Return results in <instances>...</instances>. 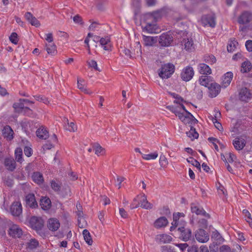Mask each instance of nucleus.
Returning a JSON list of instances; mask_svg holds the SVG:
<instances>
[{"label": "nucleus", "instance_id": "obj_44", "mask_svg": "<svg viewBox=\"0 0 252 252\" xmlns=\"http://www.w3.org/2000/svg\"><path fill=\"white\" fill-rule=\"evenodd\" d=\"M211 237L212 239H214L217 241V243H219V244L222 243L224 241V239L217 230L213 232Z\"/></svg>", "mask_w": 252, "mask_h": 252}, {"label": "nucleus", "instance_id": "obj_49", "mask_svg": "<svg viewBox=\"0 0 252 252\" xmlns=\"http://www.w3.org/2000/svg\"><path fill=\"white\" fill-rule=\"evenodd\" d=\"M94 150L95 154L97 156L101 155L103 154L104 151L102 148L99 145L97 144L94 146Z\"/></svg>", "mask_w": 252, "mask_h": 252}, {"label": "nucleus", "instance_id": "obj_52", "mask_svg": "<svg viewBox=\"0 0 252 252\" xmlns=\"http://www.w3.org/2000/svg\"><path fill=\"white\" fill-rule=\"evenodd\" d=\"M208 76H201L199 78L200 84L205 87H207L208 85Z\"/></svg>", "mask_w": 252, "mask_h": 252}, {"label": "nucleus", "instance_id": "obj_55", "mask_svg": "<svg viewBox=\"0 0 252 252\" xmlns=\"http://www.w3.org/2000/svg\"><path fill=\"white\" fill-rule=\"evenodd\" d=\"M87 223L84 218H80L78 219V225L80 228H84L86 226Z\"/></svg>", "mask_w": 252, "mask_h": 252}, {"label": "nucleus", "instance_id": "obj_39", "mask_svg": "<svg viewBox=\"0 0 252 252\" xmlns=\"http://www.w3.org/2000/svg\"><path fill=\"white\" fill-rule=\"evenodd\" d=\"M141 155L142 158L146 160H154L158 157V154L157 152L147 154L141 153Z\"/></svg>", "mask_w": 252, "mask_h": 252}, {"label": "nucleus", "instance_id": "obj_53", "mask_svg": "<svg viewBox=\"0 0 252 252\" xmlns=\"http://www.w3.org/2000/svg\"><path fill=\"white\" fill-rule=\"evenodd\" d=\"M89 66L92 68H94L96 70L100 71V69L97 67V64L96 61L94 60H91L88 62Z\"/></svg>", "mask_w": 252, "mask_h": 252}, {"label": "nucleus", "instance_id": "obj_17", "mask_svg": "<svg viewBox=\"0 0 252 252\" xmlns=\"http://www.w3.org/2000/svg\"><path fill=\"white\" fill-rule=\"evenodd\" d=\"M202 24L204 26L209 25L211 27H215L216 25L215 18L213 15H204L201 18Z\"/></svg>", "mask_w": 252, "mask_h": 252}, {"label": "nucleus", "instance_id": "obj_24", "mask_svg": "<svg viewBox=\"0 0 252 252\" xmlns=\"http://www.w3.org/2000/svg\"><path fill=\"white\" fill-rule=\"evenodd\" d=\"M45 50L49 55L55 56L57 54V46L54 43H45Z\"/></svg>", "mask_w": 252, "mask_h": 252}, {"label": "nucleus", "instance_id": "obj_27", "mask_svg": "<svg viewBox=\"0 0 252 252\" xmlns=\"http://www.w3.org/2000/svg\"><path fill=\"white\" fill-rule=\"evenodd\" d=\"M78 88L82 92L86 94H93V92L88 89L86 86L84 81L81 79H78L77 81Z\"/></svg>", "mask_w": 252, "mask_h": 252}, {"label": "nucleus", "instance_id": "obj_9", "mask_svg": "<svg viewBox=\"0 0 252 252\" xmlns=\"http://www.w3.org/2000/svg\"><path fill=\"white\" fill-rule=\"evenodd\" d=\"M195 237L196 240L202 243H205L209 240L208 233L203 229H199L195 232Z\"/></svg>", "mask_w": 252, "mask_h": 252}, {"label": "nucleus", "instance_id": "obj_21", "mask_svg": "<svg viewBox=\"0 0 252 252\" xmlns=\"http://www.w3.org/2000/svg\"><path fill=\"white\" fill-rule=\"evenodd\" d=\"M252 94L250 90L247 88H244L241 89L239 92V98L242 101H247L251 99Z\"/></svg>", "mask_w": 252, "mask_h": 252}, {"label": "nucleus", "instance_id": "obj_48", "mask_svg": "<svg viewBox=\"0 0 252 252\" xmlns=\"http://www.w3.org/2000/svg\"><path fill=\"white\" fill-rule=\"evenodd\" d=\"M9 40L12 43L17 44L18 42L17 34L16 32H12L9 36Z\"/></svg>", "mask_w": 252, "mask_h": 252}, {"label": "nucleus", "instance_id": "obj_43", "mask_svg": "<svg viewBox=\"0 0 252 252\" xmlns=\"http://www.w3.org/2000/svg\"><path fill=\"white\" fill-rule=\"evenodd\" d=\"M187 136L191 138V140L194 139H197L198 137L199 134L196 131L195 129L193 127H191L189 131L186 132Z\"/></svg>", "mask_w": 252, "mask_h": 252}, {"label": "nucleus", "instance_id": "obj_20", "mask_svg": "<svg viewBox=\"0 0 252 252\" xmlns=\"http://www.w3.org/2000/svg\"><path fill=\"white\" fill-rule=\"evenodd\" d=\"M155 240L157 242L159 243H168L172 241V238L169 235L161 234L156 235Z\"/></svg>", "mask_w": 252, "mask_h": 252}, {"label": "nucleus", "instance_id": "obj_63", "mask_svg": "<svg viewBox=\"0 0 252 252\" xmlns=\"http://www.w3.org/2000/svg\"><path fill=\"white\" fill-rule=\"evenodd\" d=\"M243 213L245 215V217L246 218V220L247 221L249 220L250 219H252L251 215L249 211L246 209H244L243 210Z\"/></svg>", "mask_w": 252, "mask_h": 252}, {"label": "nucleus", "instance_id": "obj_46", "mask_svg": "<svg viewBox=\"0 0 252 252\" xmlns=\"http://www.w3.org/2000/svg\"><path fill=\"white\" fill-rule=\"evenodd\" d=\"M238 44V43L237 41L235 40H231L227 46V49L228 52H233L235 49L236 48V45Z\"/></svg>", "mask_w": 252, "mask_h": 252}, {"label": "nucleus", "instance_id": "obj_14", "mask_svg": "<svg viewBox=\"0 0 252 252\" xmlns=\"http://www.w3.org/2000/svg\"><path fill=\"white\" fill-rule=\"evenodd\" d=\"M252 19V15L249 11L243 12L238 17V22L240 24H246L250 22Z\"/></svg>", "mask_w": 252, "mask_h": 252}, {"label": "nucleus", "instance_id": "obj_34", "mask_svg": "<svg viewBox=\"0 0 252 252\" xmlns=\"http://www.w3.org/2000/svg\"><path fill=\"white\" fill-rule=\"evenodd\" d=\"M191 211L197 215H201L205 217H209V215L202 209L195 205H191Z\"/></svg>", "mask_w": 252, "mask_h": 252}, {"label": "nucleus", "instance_id": "obj_29", "mask_svg": "<svg viewBox=\"0 0 252 252\" xmlns=\"http://www.w3.org/2000/svg\"><path fill=\"white\" fill-rule=\"evenodd\" d=\"M40 205L43 210H48L51 208V202L49 198L42 197L40 199Z\"/></svg>", "mask_w": 252, "mask_h": 252}, {"label": "nucleus", "instance_id": "obj_5", "mask_svg": "<svg viewBox=\"0 0 252 252\" xmlns=\"http://www.w3.org/2000/svg\"><path fill=\"white\" fill-rule=\"evenodd\" d=\"M173 73V65L171 63L164 64L158 70V75L162 79L169 78Z\"/></svg>", "mask_w": 252, "mask_h": 252}, {"label": "nucleus", "instance_id": "obj_13", "mask_svg": "<svg viewBox=\"0 0 252 252\" xmlns=\"http://www.w3.org/2000/svg\"><path fill=\"white\" fill-rule=\"evenodd\" d=\"M10 212L13 216H19L22 213V207L21 202L19 201L13 202L10 207Z\"/></svg>", "mask_w": 252, "mask_h": 252}, {"label": "nucleus", "instance_id": "obj_47", "mask_svg": "<svg viewBox=\"0 0 252 252\" xmlns=\"http://www.w3.org/2000/svg\"><path fill=\"white\" fill-rule=\"evenodd\" d=\"M187 161L189 163H191L192 165L197 167L199 170H200V164L197 160L190 157L189 158L187 159Z\"/></svg>", "mask_w": 252, "mask_h": 252}, {"label": "nucleus", "instance_id": "obj_11", "mask_svg": "<svg viewBox=\"0 0 252 252\" xmlns=\"http://www.w3.org/2000/svg\"><path fill=\"white\" fill-rule=\"evenodd\" d=\"M30 103H32V102L28 99H20L18 102H16L13 104V107L17 112H22L25 109L30 112L31 110L28 108V106Z\"/></svg>", "mask_w": 252, "mask_h": 252}, {"label": "nucleus", "instance_id": "obj_45", "mask_svg": "<svg viewBox=\"0 0 252 252\" xmlns=\"http://www.w3.org/2000/svg\"><path fill=\"white\" fill-rule=\"evenodd\" d=\"M22 150L20 148H17L15 151V158L17 162L22 163L23 161L22 158Z\"/></svg>", "mask_w": 252, "mask_h": 252}, {"label": "nucleus", "instance_id": "obj_22", "mask_svg": "<svg viewBox=\"0 0 252 252\" xmlns=\"http://www.w3.org/2000/svg\"><path fill=\"white\" fill-rule=\"evenodd\" d=\"M26 205L30 208H34L37 206V203L33 194H29L26 196Z\"/></svg>", "mask_w": 252, "mask_h": 252}, {"label": "nucleus", "instance_id": "obj_3", "mask_svg": "<svg viewBox=\"0 0 252 252\" xmlns=\"http://www.w3.org/2000/svg\"><path fill=\"white\" fill-rule=\"evenodd\" d=\"M182 37L183 40L181 42L184 44V49L189 52H192L195 50V45L192 38L188 35L186 31H181L176 35V38Z\"/></svg>", "mask_w": 252, "mask_h": 252}, {"label": "nucleus", "instance_id": "obj_25", "mask_svg": "<svg viewBox=\"0 0 252 252\" xmlns=\"http://www.w3.org/2000/svg\"><path fill=\"white\" fill-rule=\"evenodd\" d=\"M25 17L32 25L36 27H38L40 26L39 21L35 17L33 16L30 12H27L25 15Z\"/></svg>", "mask_w": 252, "mask_h": 252}, {"label": "nucleus", "instance_id": "obj_50", "mask_svg": "<svg viewBox=\"0 0 252 252\" xmlns=\"http://www.w3.org/2000/svg\"><path fill=\"white\" fill-rule=\"evenodd\" d=\"M51 187L55 191H59L61 189V186L59 182L52 181L51 182Z\"/></svg>", "mask_w": 252, "mask_h": 252}, {"label": "nucleus", "instance_id": "obj_38", "mask_svg": "<svg viewBox=\"0 0 252 252\" xmlns=\"http://www.w3.org/2000/svg\"><path fill=\"white\" fill-rule=\"evenodd\" d=\"M143 31L149 33H156L157 32V27L154 24L148 23L143 28Z\"/></svg>", "mask_w": 252, "mask_h": 252}, {"label": "nucleus", "instance_id": "obj_30", "mask_svg": "<svg viewBox=\"0 0 252 252\" xmlns=\"http://www.w3.org/2000/svg\"><path fill=\"white\" fill-rule=\"evenodd\" d=\"M64 120L65 121L64 122V127L65 130L70 132H74L77 130V126L73 122H69L68 119L65 118Z\"/></svg>", "mask_w": 252, "mask_h": 252}, {"label": "nucleus", "instance_id": "obj_4", "mask_svg": "<svg viewBox=\"0 0 252 252\" xmlns=\"http://www.w3.org/2000/svg\"><path fill=\"white\" fill-rule=\"evenodd\" d=\"M29 223L31 227L41 235L44 226L43 219L40 217H32L30 219Z\"/></svg>", "mask_w": 252, "mask_h": 252}, {"label": "nucleus", "instance_id": "obj_15", "mask_svg": "<svg viewBox=\"0 0 252 252\" xmlns=\"http://www.w3.org/2000/svg\"><path fill=\"white\" fill-rule=\"evenodd\" d=\"M8 233L13 237H20L22 235V229L16 224H12L9 228Z\"/></svg>", "mask_w": 252, "mask_h": 252}, {"label": "nucleus", "instance_id": "obj_54", "mask_svg": "<svg viewBox=\"0 0 252 252\" xmlns=\"http://www.w3.org/2000/svg\"><path fill=\"white\" fill-rule=\"evenodd\" d=\"M159 164L162 167H165L167 164L168 161L167 159L164 156H160L159 158Z\"/></svg>", "mask_w": 252, "mask_h": 252}, {"label": "nucleus", "instance_id": "obj_1", "mask_svg": "<svg viewBox=\"0 0 252 252\" xmlns=\"http://www.w3.org/2000/svg\"><path fill=\"white\" fill-rule=\"evenodd\" d=\"M174 114L178 116L182 122L184 124H188L190 120V116L192 118H194L193 115L188 112L183 104L184 99L178 94H174Z\"/></svg>", "mask_w": 252, "mask_h": 252}, {"label": "nucleus", "instance_id": "obj_61", "mask_svg": "<svg viewBox=\"0 0 252 252\" xmlns=\"http://www.w3.org/2000/svg\"><path fill=\"white\" fill-rule=\"evenodd\" d=\"M24 153L26 156L29 157L31 156L32 154V150L29 147H25L24 148Z\"/></svg>", "mask_w": 252, "mask_h": 252}, {"label": "nucleus", "instance_id": "obj_33", "mask_svg": "<svg viewBox=\"0 0 252 252\" xmlns=\"http://www.w3.org/2000/svg\"><path fill=\"white\" fill-rule=\"evenodd\" d=\"M199 71L202 74H210L212 70L209 65L205 63H200L199 64Z\"/></svg>", "mask_w": 252, "mask_h": 252}, {"label": "nucleus", "instance_id": "obj_28", "mask_svg": "<svg viewBox=\"0 0 252 252\" xmlns=\"http://www.w3.org/2000/svg\"><path fill=\"white\" fill-rule=\"evenodd\" d=\"M4 164L6 168L10 171H13L16 167V163L12 158H5Z\"/></svg>", "mask_w": 252, "mask_h": 252}, {"label": "nucleus", "instance_id": "obj_60", "mask_svg": "<svg viewBox=\"0 0 252 252\" xmlns=\"http://www.w3.org/2000/svg\"><path fill=\"white\" fill-rule=\"evenodd\" d=\"M246 48L249 52H252V40H248L245 44Z\"/></svg>", "mask_w": 252, "mask_h": 252}, {"label": "nucleus", "instance_id": "obj_32", "mask_svg": "<svg viewBox=\"0 0 252 252\" xmlns=\"http://www.w3.org/2000/svg\"><path fill=\"white\" fill-rule=\"evenodd\" d=\"M32 177L33 181L38 185L42 184L44 181L42 174L39 172H34Z\"/></svg>", "mask_w": 252, "mask_h": 252}, {"label": "nucleus", "instance_id": "obj_35", "mask_svg": "<svg viewBox=\"0 0 252 252\" xmlns=\"http://www.w3.org/2000/svg\"><path fill=\"white\" fill-rule=\"evenodd\" d=\"M232 77L233 74L231 72H227L224 74V78L222 80V86L224 88H226L230 84Z\"/></svg>", "mask_w": 252, "mask_h": 252}, {"label": "nucleus", "instance_id": "obj_64", "mask_svg": "<svg viewBox=\"0 0 252 252\" xmlns=\"http://www.w3.org/2000/svg\"><path fill=\"white\" fill-rule=\"evenodd\" d=\"M175 245L180 249L181 252H183L184 251H185L188 246L187 243L177 244H175Z\"/></svg>", "mask_w": 252, "mask_h": 252}, {"label": "nucleus", "instance_id": "obj_58", "mask_svg": "<svg viewBox=\"0 0 252 252\" xmlns=\"http://www.w3.org/2000/svg\"><path fill=\"white\" fill-rule=\"evenodd\" d=\"M219 252H231V249L227 245H222L220 247Z\"/></svg>", "mask_w": 252, "mask_h": 252}, {"label": "nucleus", "instance_id": "obj_12", "mask_svg": "<svg viewBox=\"0 0 252 252\" xmlns=\"http://www.w3.org/2000/svg\"><path fill=\"white\" fill-rule=\"evenodd\" d=\"M47 225L49 230L53 232L56 231L59 229L61 224L58 219L52 218L48 220Z\"/></svg>", "mask_w": 252, "mask_h": 252}, {"label": "nucleus", "instance_id": "obj_19", "mask_svg": "<svg viewBox=\"0 0 252 252\" xmlns=\"http://www.w3.org/2000/svg\"><path fill=\"white\" fill-rule=\"evenodd\" d=\"M168 224L167 219L165 217H161L155 221L154 226L157 229H161L166 227Z\"/></svg>", "mask_w": 252, "mask_h": 252}, {"label": "nucleus", "instance_id": "obj_6", "mask_svg": "<svg viewBox=\"0 0 252 252\" xmlns=\"http://www.w3.org/2000/svg\"><path fill=\"white\" fill-rule=\"evenodd\" d=\"M177 236L179 238L184 241H187L189 239L191 236V231L189 229H186L185 227H179L178 228L174 230Z\"/></svg>", "mask_w": 252, "mask_h": 252}, {"label": "nucleus", "instance_id": "obj_37", "mask_svg": "<svg viewBox=\"0 0 252 252\" xmlns=\"http://www.w3.org/2000/svg\"><path fill=\"white\" fill-rule=\"evenodd\" d=\"M166 13V9L164 8L156 11L153 12L152 13H150L151 16L155 20H157L159 18H161L162 16H163Z\"/></svg>", "mask_w": 252, "mask_h": 252}, {"label": "nucleus", "instance_id": "obj_57", "mask_svg": "<svg viewBox=\"0 0 252 252\" xmlns=\"http://www.w3.org/2000/svg\"><path fill=\"white\" fill-rule=\"evenodd\" d=\"M205 61L206 62L214 63L216 62V59L215 56L212 55L205 57Z\"/></svg>", "mask_w": 252, "mask_h": 252}, {"label": "nucleus", "instance_id": "obj_42", "mask_svg": "<svg viewBox=\"0 0 252 252\" xmlns=\"http://www.w3.org/2000/svg\"><path fill=\"white\" fill-rule=\"evenodd\" d=\"M143 39L145 46H151L155 43V40L153 37L143 35Z\"/></svg>", "mask_w": 252, "mask_h": 252}, {"label": "nucleus", "instance_id": "obj_31", "mask_svg": "<svg viewBox=\"0 0 252 252\" xmlns=\"http://www.w3.org/2000/svg\"><path fill=\"white\" fill-rule=\"evenodd\" d=\"M36 133L37 136L40 139H46L49 136L48 132L47 131L46 128L44 127H41L39 128L36 130Z\"/></svg>", "mask_w": 252, "mask_h": 252}, {"label": "nucleus", "instance_id": "obj_2", "mask_svg": "<svg viewBox=\"0 0 252 252\" xmlns=\"http://www.w3.org/2000/svg\"><path fill=\"white\" fill-rule=\"evenodd\" d=\"M140 206L141 207L147 210L151 209L153 208V204L148 202L147 196L144 194H140L135 198L130 205V209H133Z\"/></svg>", "mask_w": 252, "mask_h": 252}, {"label": "nucleus", "instance_id": "obj_23", "mask_svg": "<svg viewBox=\"0 0 252 252\" xmlns=\"http://www.w3.org/2000/svg\"><path fill=\"white\" fill-rule=\"evenodd\" d=\"M2 133L3 137L7 140H11L13 138L14 132L9 126L3 127Z\"/></svg>", "mask_w": 252, "mask_h": 252}, {"label": "nucleus", "instance_id": "obj_26", "mask_svg": "<svg viewBox=\"0 0 252 252\" xmlns=\"http://www.w3.org/2000/svg\"><path fill=\"white\" fill-rule=\"evenodd\" d=\"M233 145L237 150H241L245 146L246 141L241 137H237L233 141Z\"/></svg>", "mask_w": 252, "mask_h": 252}, {"label": "nucleus", "instance_id": "obj_18", "mask_svg": "<svg viewBox=\"0 0 252 252\" xmlns=\"http://www.w3.org/2000/svg\"><path fill=\"white\" fill-rule=\"evenodd\" d=\"M99 42L104 50L106 51H111L112 50V45L109 36L100 38Z\"/></svg>", "mask_w": 252, "mask_h": 252}, {"label": "nucleus", "instance_id": "obj_59", "mask_svg": "<svg viewBox=\"0 0 252 252\" xmlns=\"http://www.w3.org/2000/svg\"><path fill=\"white\" fill-rule=\"evenodd\" d=\"M162 252H173V250L171 246L166 245L162 247Z\"/></svg>", "mask_w": 252, "mask_h": 252}, {"label": "nucleus", "instance_id": "obj_7", "mask_svg": "<svg viewBox=\"0 0 252 252\" xmlns=\"http://www.w3.org/2000/svg\"><path fill=\"white\" fill-rule=\"evenodd\" d=\"M173 32L169 31L163 33L159 37V42L162 46H168L173 41Z\"/></svg>", "mask_w": 252, "mask_h": 252}, {"label": "nucleus", "instance_id": "obj_62", "mask_svg": "<svg viewBox=\"0 0 252 252\" xmlns=\"http://www.w3.org/2000/svg\"><path fill=\"white\" fill-rule=\"evenodd\" d=\"M214 124L215 127L220 131H221L223 129L221 124L218 121V120L214 121L212 120Z\"/></svg>", "mask_w": 252, "mask_h": 252}, {"label": "nucleus", "instance_id": "obj_41", "mask_svg": "<svg viewBox=\"0 0 252 252\" xmlns=\"http://www.w3.org/2000/svg\"><path fill=\"white\" fill-rule=\"evenodd\" d=\"M83 235L84 240L89 245H92L93 244V240L91 238L90 232L87 230L84 229L83 231Z\"/></svg>", "mask_w": 252, "mask_h": 252}, {"label": "nucleus", "instance_id": "obj_8", "mask_svg": "<svg viewBox=\"0 0 252 252\" xmlns=\"http://www.w3.org/2000/svg\"><path fill=\"white\" fill-rule=\"evenodd\" d=\"M185 218V215L184 213H174V230L179 227H185L187 222Z\"/></svg>", "mask_w": 252, "mask_h": 252}, {"label": "nucleus", "instance_id": "obj_56", "mask_svg": "<svg viewBox=\"0 0 252 252\" xmlns=\"http://www.w3.org/2000/svg\"><path fill=\"white\" fill-rule=\"evenodd\" d=\"M210 142H212L213 144L214 145V148L217 151L219 150V148L218 145H217V143H219V141L214 137H209L208 139Z\"/></svg>", "mask_w": 252, "mask_h": 252}, {"label": "nucleus", "instance_id": "obj_51", "mask_svg": "<svg viewBox=\"0 0 252 252\" xmlns=\"http://www.w3.org/2000/svg\"><path fill=\"white\" fill-rule=\"evenodd\" d=\"M44 39L47 42L46 43H52L53 42V36L52 33H45L44 35Z\"/></svg>", "mask_w": 252, "mask_h": 252}, {"label": "nucleus", "instance_id": "obj_10", "mask_svg": "<svg viewBox=\"0 0 252 252\" xmlns=\"http://www.w3.org/2000/svg\"><path fill=\"white\" fill-rule=\"evenodd\" d=\"M194 74V70L192 67L189 66L183 69L181 73V77L183 81L188 82L192 78Z\"/></svg>", "mask_w": 252, "mask_h": 252}, {"label": "nucleus", "instance_id": "obj_36", "mask_svg": "<svg viewBox=\"0 0 252 252\" xmlns=\"http://www.w3.org/2000/svg\"><path fill=\"white\" fill-rule=\"evenodd\" d=\"M38 245L39 243L37 240L34 238H31L26 243V248L29 250H32L37 248Z\"/></svg>", "mask_w": 252, "mask_h": 252}, {"label": "nucleus", "instance_id": "obj_40", "mask_svg": "<svg viewBox=\"0 0 252 252\" xmlns=\"http://www.w3.org/2000/svg\"><path fill=\"white\" fill-rule=\"evenodd\" d=\"M251 68V63L248 61H245L242 63L241 71L242 73L248 72Z\"/></svg>", "mask_w": 252, "mask_h": 252}, {"label": "nucleus", "instance_id": "obj_16", "mask_svg": "<svg viewBox=\"0 0 252 252\" xmlns=\"http://www.w3.org/2000/svg\"><path fill=\"white\" fill-rule=\"evenodd\" d=\"M208 88L209 90V96L211 97H216L220 91V86L216 83H211Z\"/></svg>", "mask_w": 252, "mask_h": 252}]
</instances>
